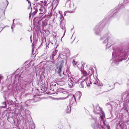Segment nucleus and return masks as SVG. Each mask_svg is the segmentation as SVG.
I'll use <instances>...</instances> for the list:
<instances>
[{
    "mask_svg": "<svg viewBox=\"0 0 129 129\" xmlns=\"http://www.w3.org/2000/svg\"><path fill=\"white\" fill-rule=\"evenodd\" d=\"M126 57V52L118 49L114 50L112 53L113 59L117 64H118L119 62L122 61L123 60L125 59Z\"/></svg>",
    "mask_w": 129,
    "mask_h": 129,
    "instance_id": "f257e3e1",
    "label": "nucleus"
},
{
    "mask_svg": "<svg viewBox=\"0 0 129 129\" xmlns=\"http://www.w3.org/2000/svg\"><path fill=\"white\" fill-rule=\"evenodd\" d=\"M75 61H74V60H73V61L72 62V63L73 64V65L74 66H76L77 67H78V62H75Z\"/></svg>",
    "mask_w": 129,
    "mask_h": 129,
    "instance_id": "b1692460",
    "label": "nucleus"
},
{
    "mask_svg": "<svg viewBox=\"0 0 129 129\" xmlns=\"http://www.w3.org/2000/svg\"><path fill=\"white\" fill-rule=\"evenodd\" d=\"M24 72H22V73H23Z\"/></svg>",
    "mask_w": 129,
    "mask_h": 129,
    "instance_id": "49530a36",
    "label": "nucleus"
},
{
    "mask_svg": "<svg viewBox=\"0 0 129 129\" xmlns=\"http://www.w3.org/2000/svg\"><path fill=\"white\" fill-rule=\"evenodd\" d=\"M93 81H91V83H93V84H95L96 85H98L99 86V85L98 84V79L96 78V79L94 78V77H93Z\"/></svg>",
    "mask_w": 129,
    "mask_h": 129,
    "instance_id": "2eb2a0df",
    "label": "nucleus"
},
{
    "mask_svg": "<svg viewBox=\"0 0 129 129\" xmlns=\"http://www.w3.org/2000/svg\"><path fill=\"white\" fill-rule=\"evenodd\" d=\"M108 129H110V127L109 126L108 127Z\"/></svg>",
    "mask_w": 129,
    "mask_h": 129,
    "instance_id": "c9c22d12",
    "label": "nucleus"
},
{
    "mask_svg": "<svg viewBox=\"0 0 129 129\" xmlns=\"http://www.w3.org/2000/svg\"><path fill=\"white\" fill-rule=\"evenodd\" d=\"M25 86V85H23L22 86V88L24 89V87Z\"/></svg>",
    "mask_w": 129,
    "mask_h": 129,
    "instance_id": "c756f323",
    "label": "nucleus"
},
{
    "mask_svg": "<svg viewBox=\"0 0 129 129\" xmlns=\"http://www.w3.org/2000/svg\"><path fill=\"white\" fill-rule=\"evenodd\" d=\"M124 1H127V0H124Z\"/></svg>",
    "mask_w": 129,
    "mask_h": 129,
    "instance_id": "37998d69",
    "label": "nucleus"
},
{
    "mask_svg": "<svg viewBox=\"0 0 129 129\" xmlns=\"http://www.w3.org/2000/svg\"><path fill=\"white\" fill-rule=\"evenodd\" d=\"M59 0H53L52 4L54 6L56 7L58 4Z\"/></svg>",
    "mask_w": 129,
    "mask_h": 129,
    "instance_id": "aec40b11",
    "label": "nucleus"
},
{
    "mask_svg": "<svg viewBox=\"0 0 129 129\" xmlns=\"http://www.w3.org/2000/svg\"><path fill=\"white\" fill-rule=\"evenodd\" d=\"M48 0H44V1H40L37 4V9L40 16H43L46 13V10L45 6L47 5V2Z\"/></svg>",
    "mask_w": 129,
    "mask_h": 129,
    "instance_id": "7ed1b4c3",
    "label": "nucleus"
},
{
    "mask_svg": "<svg viewBox=\"0 0 129 129\" xmlns=\"http://www.w3.org/2000/svg\"><path fill=\"white\" fill-rule=\"evenodd\" d=\"M35 126L34 125L32 126V127H29L30 129H35Z\"/></svg>",
    "mask_w": 129,
    "mask_h": 129,
    "instance_id": "bb28decb",
    "label": "nucleus"
},
{
    "mask_svg": "<svg viewBox=\"0 0 129 129\" xmlns=\"http://www.w3.org/2000/svg\"><path fill=\"white\" fill-rule=\"evenodd\" d=\"M31 37H30V39H31Z\"/></svg>",
    "mask_w": 129,
    "mask_h": 129,
    "instance_id": "ea45409f",
    "label": "nucleus"
},
{
    "mask_svg": "<svg viewBox=\"0 0 129 129\" xmlns=\"http://www.w3.org/2000/svg\"><path fill=\"white\" fill-rule=\"evenodd\" d=\"M69 72L66 73L64 74V72H63L62 74L65 76L64 78L63 79H66L68 77V86L69 88H72L74 86L75 83H78L79 82V80H80V78L78 79L77 77H73L72 76H70L69 74Z\"/></svg>",
    "mask_w": 129,
    "mask_h": 129,
    "instance_id": "f03ea898",
    "label": "nucleus"
},
{
    "mask_svg": "<svg viewBox=\"0 0 129 129\" xmlns=\"http://www.w3.org/2000/svg\"><path fill=\"white\" fill-rule=\"evenodd\" d=\"M69 74H70V73H69Z\"/></svg>",
    "mask_w": 129,
    "mask_h": 129,
    "instance_id": "de8ad7c7",
    "label": "nucleus"
},
{
    "mask_svg": "<svg viewBox=\"0 0 129 129\" xmlns=\"http://www.w3.org/2000/svg\"><path fill=\"white\" fill-rule=\"evenodd\" d=\"M15 20V19H13V25H14V20Z\"/></svg>",
    "mask_w": 129,
    "mask_h": 129,
    "instance_id": "473e14b6",
    "label": "nucleus"
},
{
    "mask_svg": "<svg viewBox=\"0 0 129 129\" xmlns=\"http://www.w3.org/2000/svg\"><path fill=\"white\" fill-rule=\"evenodd\" d=\"M30 4H30V6L29 7H28V9H30V8L31 9V10H33V9H32V8H31V5H30Z\"/></svg>",
    "mask_w": 129,
    "mask_h": 129,
    "instance_id": "c85d7f7f",
    "label": "nucleus"
},
{
    "mask_svg": "<svg viewBox=\"0 0 129 129\" xmlns=\"http://www.w3.org/2000/svg\"><path fill=\"white\" fill-rule=\"evenodd\" d=\"M33 12V15H35L38 12V10L37 9V7L35 6L34 7V8L31 10V11Z\"/></svg>",
    "mask_w": 129,
    "mask_h": 129,
    "instance_id": "6ab92c4d",
    "label": "nucleus"
},
{
    "mask_svg": "<svg viewBox=\"0 0 129 129\" xmlns=\"http://www.w3.org/2000/svg\"><path fill=\"white\" fill-rule=\"evenodd\" d=\"M7 1V2H8V4H7V5H8V1H7V0H6Z\"/></svg>",
    "mask_w": 129,
    "mask_h": 129,
    "instance_id": "4c0bfd02",
    "label": "nucleus"
},
{
    "mask_svg": "<svg viewBox=\"0 0 129 129\" xmlns=\"http://www.w3.org/2000/svg\"><path fill=\"white\" fill-rule=\"evenodd\" d=\"M59 56L60 57L63 59H66L67 58L66 56L64 54H61L59 55Z\"/></svg>",
    "mask_w": 129,
    "mask_h": 129,
    "instance_id": "412c9836",
    "label": "nucleus"
},
{
    "mask_svg": "<svg viewBox=\"0 0 129 129\" xmlns=\"http://www.w3.org/2000/svg\"><path fill=\"white\" fill-rule=\"evenodd\" d=\"M61 82L62 83L61 84V85H63L64 84V83L63 82L61 81Z\"/></svg>",
    "mask_w": 129,
    "mask_h": 129,
    "instance_id": "2f4dec72",
    "label": "nucleus"
},
{
    "mask_svg": "<svg viewBox=\"0 0 129 129\" xmlns=\"http://www.w3.org/2000/svg\"><path fill=\"white\" fill-rule=\"evenodd\" d=\"M62 67V65L61 64L58 68V70L57 71L58 74L59 75L60 77L62 76V75L61 74V69Z\"/></svg>",
    "mask_w": 129,
    "mask_h": 129,
    "instance_id": "f3484780",
    "label": "nucleus"
},
{
    "mask_svg": "<svg viewBox=\"0 0 129 129\" xmlns=\"http://www.w3.org/2000/svg\"><path fill=\"white\" fill-rule=\"evenodd\" d=\"M29 3V1L28 2V3Z\"/></svg>",
    "mask_w": 129,
    "mask_h": 129,
    "instance_id": "c03bdc74",
    "label": "nucleus"
},
{
    "mask_svg": "<svg viewBox=\"0 0 129 129\" xmlns=\"http://www.w3.org/2000/svg\"><path fill=\"white\" fill-rule=\"evenodd\" d=\"M63 17L62 15H60V17H59V20L60 21V23L61 24L62 22V21L63 19Z\"/></svg>",
    "mask_w": 129,
    "mask_h": 129,
    "instance_id": "4be33fe9",
    "label": "nucleus"
},
{
    "mask_svg": "<svg viewBox=\"0 0 129 129\" xmlns=\"http://www.w3.org/2000/svg\"><path fill=\"white\" fill-rule=\"evenodd\" d=\"M60 28L64 30L63 35L61 39V40L62 38L64 35L66 31V29L65 27V25L64 24H63V22H62L61 24L60 23Z\"/></svg>",
    "mask_w": 129,
    "mask_h": 129,
    "instance_id": "ddd939ff",
    "label": "nucleus"
},
{
    "mask_svg": "<svg viewBox=\"0 0 129 129\" xmlns=\"http://www.w3.org/2000/svg\"><path fill=\"white\" fill-rule=\"evenodd\" d=\"M33 12V15H35L38 12V10L37 9V7L35 6L34 7V8L31 10V11Z\"/></svg>",
    "mask_w": 129,
    "mask_h": 129,
    "instance_id": "a211bd4d",
    "label": "nucleus"
},
{
    "mask_svg": "<svg viewBox=\"0 0 129 129\" xmlns=\"http://www.w3.org/2000/svg\"><path fill=\"white\" fill-rule=\"evenodd\" d=\"M32 41V40H31V42H32V41Z\"/></svg>",
    "mask_w": 129,
    "mask_h": 129,
    "instance_id": "a18cd8bd",
    "label": "nucleus"
},
{
    "mask_svg": "<svg viewBox=\"0 0 129 129\" xmlns=\"http://www.w3.org/2000/svg\"><path fill=\"white\" fill-rule=\"evenodd\" d=\"M69 7L72 10L66 11V13L69 12L70 13H74L77 8V6L76 4L74 3L73 2H71L70 5Z\"/></svg>",
    "mask_w": 129,
    "mask_h": 129,
    "instance_id": "9d476101",
    "label": "nucleus"
},
{
    "mask_svg": "<svg viewBox=\"0 0 129 129\" xmlns=\"http://www.w3.org/2000/svg\"><path fill=\"white\" fill-rule=\"evenodd\" d=\"M122 96L123 99L124 101H127L129 102V92H128L123 93L122 94Z\"/></svg>",
    "mask_w": 129,
    "mask_h": 129,
    "instance_id": "9b49d317",
    "label": "nucleus"
},
{
    "mask_svg": "<svg viewBox=\"0 0 129 129\" xmlns=\"http://www.w3.org/2000/svg\"><path fill=\"white\" fill-rule=\"evenodd\" d=\"M41 69H40V70H39V69H38V68H36L35 69V70H36V71H39Z\"/></svg>",
    "mask_w": 129,
    "mask_h": 129,
    "instance_id": "cd10ccee",
    "label": "nucleus"
},
{
    "mask_svg": "<svg viewBox=\"0 0 129 129\" xmlns=\"http://www.w3.org/2000/svg\"><path fill=\"white\" fill-rule=\"evenodd\" d=\"M67 97H66V98H64V99H65Z\"/></svg>",
    "mask_w": 129,
    "mask_h": 129,
    "instance_id": "a19ab883",
    "label": "nucleus"
},
{
    "mask_svg": "<svg viewBox=\"0 0 129 129\" xmlns=\"http://www.w3.org/2000/svg\"><path fill=\"white\" fill-rule=\"evenodd\" d=\"M67 96V97H68L70 98V104L71 106L75 105L76 103V99L78 98V99H80V96L79 94L77 95V94H75V95H70Z\"/></svg>",
    "mask_w": 129,
    "mask_h": 129,
    "instance_id": "39448f33",
    "label": "nucleus"
},
{
    "mask_svg": "<svg viewBox=\"0 0 129 129\" xmlns=\"http://www.w3.org/2000/svg\"><path fill=\"white\" fill-rule=\"evenodd\" d=\"M24 69H25V68H24Z\"/></svg>",
    "mask_w": 129,
    "mask_h": 129,
    "instance_id": "79ce46f5",
    "label": "nucleus"
},
{
    "mask_svg": "<svg viewBox=\"0 0 129 129\" xmlns=\"http://www.w3.org/2000/svg\"><path fill=\"white\" fill-rule=\"evenodd\" d=\"M105 38H106V39L103 42V44H105L107 42H108L107 44V46L108 45L111 44L112 41V40L110 35L108 34H106L101 36L100 39V40H102Z\"/></svg>",
    "mask_w": 129,
    "mask_h": 129,
    "instance_id": "423d86ee",
    "label": "nucleus"
},
{
    "mask_svg": "<svg viewBox=\"0 0 129 129\" xmlns=\"http://www.w3.org/2000/svg\"><path fill=\"white\" fill-rule=\"evenodd\" d=\"M101 116L100 118H101V120L103 121V122H104L105 117V114L104 112L102 111H101Z\"/></svg>",
    "mask_w": 129,
    "mask_h": 129,
    "instance_id": "4468645a",
    "label": "nucleus"
},
{
    "mask_svg": "<svg viewBox=\"0 0 129 129\" xmlns=\"http://www.w3.org/2000/svg\"><path fill=\"white\" fill-rule=\"evenodd\" d=\"M56 53V51L55 50L54 51H53V54H52V56L53 57L54 56H55Z\"/></svg>",
    "mask_w": 129,
    "mask_h": 129,
    "instance_id": "a878e982",
    "label": "nucleus"
},
{
    "mask_svg": "<svg viewBox=\"0 0 129 129\" xmlns=\"http://www.w3.org/2000/svg\"><path fill=\"white\" fill-rule=\"evenodd\" d=\"M66 111L68 113H70L71 111V108L70 106L68 105L67 106L66 108Z\"/></svg>",
    "mask_w": 129,
    "mask_h": 129,
    "instance_id": "dca6fc26",
    "label": "nucleus"
},
{
    "mask_svg": "<svg viewBox=\"0 0 129 129\" xmlns=\"http://www.w3.org/2000/svg\"><path fill=\"white\" fill-rule=\"evenodd\" d=\"M110 46H111L110 45V46H109V47H108V48H109V47H110Z\"/></svg>",
    "mask_w": 129,
    "mask_h": 129,
    "instance_id": "58836bf2",
    "label": "nucleus"
},
{
    "mask_svg": "<svg viewBox=\"0 0 129 129\" xmlns=\"http://www.w3.org/2000/svg\"><path fill=\"white\" fill-rule=\"evenodd\" d=\"M80 79L82 80L80 84L81 88H83L86 86L89 87L90 84H91V79L90 78L88 79L87 77L82 76Z\"/></svg>",
    "mask_w": 129,
    "mask_h": 129,
    "instance_id": "20e7f679",
    "label": "nucleus"
},
{
    "mask_svg": "<svg viewBox=\"0 0 129 129\" xmlns=\"http://www.w3.org/2000/svg\"><path fill=\"white\" fill-rule=\"evenodd\" d=\"M24 118L25 122L28 123H29L31 120V118L29 114H26Z\"/></svg>",
    "mask_w": 129,
    "mask_h": 129,
    "instance_id": "f8f14e48",
    "label": "nucleus"
},
{
    "mask_svg": "<svg viewBox=\"0 0 129 129\" xmlns=\"http://www.w3.org/2000/svg\"><path fill=\"white\" fill-rule=\"evenodd\" d=\"M102 26V25L99 24L94 28L93 29L95 35L101 36V32L103 29Z\"/></svg>",
    "mask_w": 129,
    "mask_h": 129,
    "instance_id": "6e6552de",
    "label": "nucleus"
},
{
    "mask_svg": "<svg viewBox=\"0 0 129 129\" xmlns=\"http://www.w3.org/2000/svg\"><path fill=\"white\" fill-rule=\"evenodd\" d=\"M2 104L3 105V106H2L1 107H2L3 108H5L6 107L7 105L6 104V102H5L2 103Z\"/></svg>",
    "mask_w": 129,
    "mask_h": 129,
    "instance_id": "393cba45",
    "label": "nucleus"
},
{
    "mask_svg": "<svg viewBox=\"0 0 129 129\" xmlns=\"http://www.w3.org/2000/svg\"><path fill=\"white\" fill-rule=\"evenodd\" d=\"M52 68V66L50 65V66H48L47 69V71L49 72L51 70V68Z\"/></svg>",
    "mask_w": 129,
    "mask_h": 129,
    "instance_id": "5701e85b",
    "label": "nucleus"
},
{
    "mask_svg": "<svg viewBox=\"0 0 129 129\" xmlns=\"http://www.w3.org/2000/svg\"><path fill=\"white\" fill-rule=\"evenodd\" d=\"M13 26H14V27L15 26V25L14 24V25H13Z\"/></svg>",
    "mask_w": 129,
    "mask_h": 129,
    "instance_id": "e433bc0d",
    "label": "nucleus"
},
{
    "mask_svg": "<svg viewBox=\"0 0 129 129\" xmlns=\"http://www.w3.org/2000/svg\"><path fill=\"white\" fill-rule=\"evenodd\" d=\"M11 28L12 29V31H13V27H11Z\"/></svg>",
    "mask_w": 129,
    "mask_h": 129,
    "instance_id": "f704fd0d",
    "label": "nucleus"
},
{
    "mask_svg": "<svg viewBox=\"0 0 129 129\" xmlns=\"http://www.w3.org/2000/svg\"><path fill=\"white\" fill-rule=\"evenodd\" d=\"M65 12H66V11L64 13V15H65L66 14H67V13H70L69 12H68V13H66Z\"/></svg>",
    "mask_w": 129,
    "mask_h": 129,
    "instance_id": "72a5a7b5",
    "label": "nucleus"
},
{
    "mask_svg": "<svg viewBox=\"0 0 129 129\" xmlns=\"http://www.w3.org/2000/svg\"><path fill=\"white\" fill-rule=\"evenodd\" d=\"M81 73L83 75V76H85L87 77L88 75L91 76L94 72V71L92 69H89L87 71H85L84 70L83 68L81 69Z\"/></svg>",
    "mask_w": 129,
    "mask_h": 129,
    "instance_id": "1a4fd4ad",
    "label": "nucleus"
},
{
    "mask_svg": "<svg viewBox=\"0 0 129 129\" xmlns=\"http://www.w3.org/2000/svg\"><path fill=\"white\" fill-rule=\"evenodd\" d=\"M91 125L93 129H98L99 128L101 124L100 121H98L96 118H94L91 120Z\"/></svg>",
    "mask_w": 129,
    "mask_h": 129,
    "instance_id": "0eeeda50",
    "label": "nucleus"
},
{
    "mask_svg": "<svg viewBox=\"0 0 129 129\" xmlns=\"http://www.w3.org/2000/svg\"><path fill=\"white\" fill-rule=\"evenodd\" d=\"M62 93L64 94H66L67 93V92L66 91H64L63 92H62Z\"/></svg>",
    "mask_w": 129,
    "mask_h": 129,
    "instance_id": "7c9ffc66",
    "label": "nucleus"
}]
</instances>
